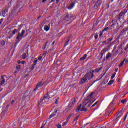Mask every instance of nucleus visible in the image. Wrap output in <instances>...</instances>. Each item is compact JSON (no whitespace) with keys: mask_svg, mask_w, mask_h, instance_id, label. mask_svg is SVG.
<instances>
[{"mask_svg":"<svg viewBox=\"0 0 128 128\" xmlns=\"http://www.w3.org/2000/svg\"><path fill=\"white\" fill-rule=\"evenodd\" d=\"M42 56H40L38 57V60H42Z\"/></svg>","mask_w":128,"mask_h":128,"instance_id":"nucleus-38","label":"nucleus"},{"mask_svg":"<svg viewBox=\"0 0 128 128\" xmlns=\"http://www.w3.org/2000/svg\"><path fill=\"white\" fill-rule=\"evenodd\" d=\"M126 10H124V12H120V14H119V18H122V16H124V14H126Z\"/></svg>","mask_w":128,"mask_h":128,"instance_id":"nucleus-7","label":"nucleus"},{"mask_svg":"<svg viewBox=\"0 0 128 128\" xmlns=\"http://www.w3.org/2000/svg\"><path fill=\"white\" fill-rule=\"evenodd\" d=\"M112 58V54L108 52L106 54V60H108V58Z\"/></svg>","mask_w":128,"mask_h":128,"instance_id":"nucleus-13","label":"nucleus"},{"mask_svg":"<svg viewBox=\"0 0 128 128\" xmlns=\"http://www.w3.org/2000/svg\"><path fill=\"white\" fill-rule=\"evenodd\" d=\"M2 24V19L0 20V26Z\"/></svg>","mask_w":128,"mask_h":128,"instance_id":"nucleus-40","label":"nucleus"},{"mask_svg":"<svg viewBox=\"0 0 128 128\" xmlns=\"http://www.w3.org/2000/svg\"><path fill=\"white\" fill-rule=\"evenodd\" d=\"M74 4H72L70 5V6L68 7V9L72 10V8H74Z\"/></svg>","mask_w":128,"mask_h":128,"instance_id":"nucleus-18","label":"nucleus"},{"mask_svg":"<svg viewBox=\"0 0 128 128\" xmlns=\"http://www.w3.org/2000/svg\"><path fill=\"white\" fill-rule=\"evenodd\" d=\"M76 104V98H73L71 100V102L69 104L68 106V108L70 110H71V108H74V106Z\"/></svg>","mask_w":128,"mask_h":128,"instance_id":"nucleus-5","label":"nucleus"},{"mask_svg":"<svg viewBox=\"0 0 128 128\" xmlns=\"http://www.w3.org/2000/svg\"><path fill=\"white\" fill-rule=\"evenodd\" d=\"M99 2H100V0H98V2H97L94 6V8H98V7L100 6V4Z\"/></svg>","mask_w":128,"mask_h":128,"instance_id":"nucleus-10","label":"nucleus"},{"mask_svg":"<svg viewBox=\"0 0 128 128\" xmlns=\"http://www.w3.org/2000/svg\"><path fill=\"white\" fill-rule=\"evenodd\" d=\"M72 114H71L70 115V116H68V118L67 119H66V121H67V122H68V120H70V116H72Z\"/></svg>","mask_w":128,"mask_h":128,"instance_id":"nucleus-27","label":"nucleus"},{"mask_svg":"<svg viewBox=\"0 0 128 128\" xmlns=\"http://www.w3.org/2000/svg\"><path fill=\"white\" fill-rule=\"evenodd\" d=\"M54 112H58V110L56 109H55Z\"/></svg>","mask_w":128,"mask_h":128,"instance_id":"nucleus-47","label":"nucleus"},{"mask_svg":"<svg viewBox=\"0 0 128 128\" xmlns=\"http://www.w3.org/2000/svg\"><path fill=\"white\" fill-rule=\"evenodd\" d=\"M16 72H18V71L15 72V74H16Z\"/></svg>","mask_w":128,"mask_h":128,"instance_id":"nucleus-51","label":"nucleus"},{"mask_svg":"<svg viewBox=\"0 0 128 128\" xmlns=\"http://www.w3.org/2000/svg\"><path fill=\"white\" fill-rule=\"evenodd\" d=\"M118 68L115 69V72H118Z\"/></svg>","mask_w":128,"mask_h":128,"instance_id":"nucleus-43","label":"nucleus"},{"mask_svg":"<svg viewBox=\"0 0 128 128\" xmlns=\"http://www.w3.org/2000/svg\"><path fill=\"white\" fill-rule=\"evenodd\" d=\"M14 100H12L11 102V104H14Z\"/></svg>","mask_w":128,"mask_h":128,"instance_id":"nucleus-42","label":"nucleus"},{"mask_svg":"<svg viewBox=\"0 0 128 128\" xmlns=\"http://www.w3.org/2000/svg\"><path fill=\"white\" fill-rule=\"evenodd\" d=\"M108 30V27H106V28H104V30H103V32H107V30Z\"/></svg>","mask_w":128,"mask_h":128,"instance_id":"nucleus-28","label":"nucleus"},{"mask_svg":"<svg viewBox=\"0 0 128 128\" xmlns=\"http://www.w3.org/2000/svg\"><path fill=\"white\" fill-rule=\"evenodd\" d=\"M114 56H120L124 52H122V45H119L117 48L116 46H114V49L112 51Z\"/></svg>","mask_w":128,"mask_h":128,"instance_id":"nucleus-1","label":"nucleus"},{"mask_svg":"<svg viewBox=\"0 0 128 128\" xmlns=\"http://www.w3.org/2000/svg\"><path fill=\"white\" fill-rule=\"evenodd\" d=\"M78 118H79L78 116H76L74 118V122H76V120H78Z\"/></svg>","mask_w":128,"mask_h":128,"instance_id":"nucleus-30","label":"nucleus"},{"mask_svg":"<svg viewBox=\"0 0 128 128\" xmlns=\"http://www.w3.org/2000/svg\"><path fill=\"white\" fill-rule=\"evenodd\" d=\"M44 85V83L42 82H39L36 86V88H40V86H42Z\"/></svg>","mask_w":128,"mask_h":128,"instance_id":"nucleus-11","label":"nucleus"},{"mask_svg":"<svg viewBox=\"0 0 128 128\" xmlns=\"http://www.w3.org/2000/svg\"><path fill=\"white\" fill-rule=\"evenodd\" d=\"M127 116H128V114H126L125 116H124V120H126Z\"/></svg>","mask_w":128,"mask_h":128,"instance_id":"nucleus-39","label":"nucleus"},{"mask_svg":"<svg viewBox=\"0 0 128 128\" xmlns=\"http://www.w3.org/2000/svg\"><path fill=\"white\" fill-rule=\"evenodd\" d=\"M6 12H8V10L6 9L2 12V16H6Z\"/></svg>","mask_w":128,"mask_h":128,"instance_id":"nucleus-12","label":"nucleus"},{"mask_svg":"<svg viewBox=\"0 0 128 128\" xmlns=\"http://www.w3.org/2000/svg\"><path fill=\"white\" fill-rule=\"evenodd\" d=\"M95 38H96H96H98V37H96V36H95Z\"/></svg>","mask_w":128,"mask_h":128,"instance_id":"nucleus-52","label":"nucleus"},{"mask_svg":"<svg viewBox=\"0 0 128 128\" xmlns=\"http://www.w3.org/2000/svg\"><path fill=\"white\" fill-rule=\"evenodd\" d=\"M16 32H18V30H16V29H14L13 30V34H16Z\"/></svg>","mask_w":128,"mask_h":128,"instance_id":"nucleus-23","label":"nucleus"},{"mask_svg":"<svg viewBox=\"0 0 128 128\" xmlns=\"http://www.w3.org/2000/svg\"><path fill=\"white\" fill-rule=\"evenodd\" d=\"M56 126L57 128H62V125L60 124H57Z\"/></svg>","mask_w":128,"mask_h":128,"instance_id":"nucleus-22","label":"nucleus"},{"mask_svg":"<svg viewBox=\"0 0 128 128\" xmlns=\"http://www.w3.org/2000/svg\"><path fill=\"white\" fill-rule=\"evenodd\" d=\"M56 116V114H54L50 115V118H53V116Z\"/></svg>","mask_w":128,"mask_h":128,"instance_id":"nucleus-36","label":"nucleus"},{"mask_svg":"<svg viewBox=\"0 0 128 128\" xmlns=\"http://www.w3.org/2000/svg\"><path fill=\"white\" fill-rule=\"evenodd\" d=\"M26 56H26V54H24V53L22 54V58L23 60H26Z\"/></svg>","mask_w":128,"mask_h":128,"instance_id":"nucleus-16","label":"nucleus"},{"mask_svg":"<svg viewBox=\"0 0 128 128\" xmlns=\"http://www.w3.org/2000/svg\"><path fill=\"white\" fill-rule=\"evenodd\" d=\"M50 28V26H44V30H46V32H48V31L49 30Z\"/></svg>","mask_w":128,"mask_h":128,"instance_id":"nucleus-15","label":"nucleus"},{"mask_svg":"<svg viewBox=\"0 0 128 128\" xmlns=\"http://www.w3.org/2000/svg\"><path fill=\"white\" fill-rule=\"evenodd\" d=\"M1 44H2V46H4V44H6V42H4V40H2L1 42Z\"/></svg>","mask_w":128,"mask_h":128,"instance_id":"nucleus-26","label":"nucleus"},{"mask_svg":"<svg viewBox=\"0 0 128 128\" xmlns=\"http://www.w3.org/2000/svg\"><path fill=\"white\" fill-rule=\"evenodd\" d=\"M94 98V92H92L90 94L89 96H88V100H90V98Z\"/></svg>","mask_w":128,"mask_h":128,"instance_id":"nucleus-8","label":"nucleus"},{"mask_svg":"<svg viewBox=\"0 0 128 128\" xmlns=\"http://www.w3.org/2000/svg\"><path fill=\"white\" fill-rule=\"evenodd\" d=\"M114 26V24H112V25H111V26Z\"/></svg>","mask_w":128,"mask_h":128,"instance_id":"nucleus-49","label":"nucleus"},{"mask_svg":"<svg viewBox=\"0 0 128 128\" xmlns=\"http://www.w3.org/2000/svg\"><path fill=\"white\" fill-rule=\"evenodd\" d=\"M46 52H45L42 54V56H46Z\"/></svg>","mask_w":128,"mask_h":128,"instance_id":"nucleus-35","label":"nucleus"},{"mask_svg":"<svg viewBox=\"0 0 128 128\" xmlns=\"http://www.w3.org/2000/svg\"><path fill=\"white\" fill-rule=\"evenodd\" d=\"M41 128H44V126H41Z\"/></svg>","mask_w":128,"mask_h":128,"instance_id":"nucleus-53","label":"nucleus"},{"mask_svg":"<svg viewBox=\"0 0 128 128\" xmlns=\"http://www.w3.org/2000/svg\"><path fill=\"white\" fill-rule=\"evenodd\" d=\"M56 104H58V99L56 100V102H55Z\"/></svg>","mask_w":128,"mask_h":128,"instance_id":"nucleus-33","label":"nucleus"},{"mask_svg":"<svg viewBox=\"0 0 128 128\" xmlns=\"http://www.w3.org/2000/svg\"><path fill=\"white\" fill-rule=\"evenodd\" d=\"M76 86V84H71L70 86Z\"/></svg>","mask_w":128,"mask_h":128,"instance_id":"nucleus-45","label":"nucleus"},{"mask_svg":"<svg viewBox=\"0 0 128 128\" xmlns=\"http://www.w3.org/2000/svg\"><path fill=\"white\" fill-rule=\"evenodd\" d=\"M124 62H128V60H126V59H124V60L122 61L119 64L120 68V66H122L124 65Z\"/></svg>","mask_w":128,"mask_h":128,"instance_id":"nucleus-9","label":"nucleus"},{"mask_svg":"<svg viewBox=\"0 0 128 128\" xmlns=\"http://www.w3.org/2000/svg\"><path fill=\"white\" fill-rule=\"evenodd\" d=\"M64 20H66V21L69 20V19H68V16L66 15V16H65V18H64Z\"/></svg>","mask_w":128,"mask_h":128,"instance_id":"nucleus-21","label":"nucleus"},{"mask_svg":"<svg viewBox=\"0 0 128 128\" xmlns=\"http://www.w3.org/2000/svg\"><path fill=\"white\" fill-rule=\"evenodd\" d=\"M46 0H43L42 1V2H46Z\"/></svg>","mask_w":128,"mask_h":128,"instance_id":"nucleus-48","label":"nucleus"},{"mask_svg":"<svg viewBox=\"0 0 128 128\" xmlns=\"http://www.w3.org/2000/svg\"><path fill=\"white\" fill-rule=\"evenodd\" d=\"M88 104V102L86 103L84 102L82 105L80 104V106L78 107V108L76 109V112H82L84 110L86 111V107H84V106H86V104Z\"/></svg>","mask_w":128,"mask_h":128,"instance_id":"nucleus-3","label":"nucleus"},{"mask_svg":"<svg viewBox=\"0 0 128 128\" xmlns=\"http://www.w3.org/2000/svg\"><path fill=\"white\" fill-rule=\"evenodd\" d=\"M66 124H68V121L66 120V122H64L62 123V126H66Z\"/></svg>","mask_w":128,"mask_h":128,"instance_id":"nucleus-25","label":"nucleus"},{"mask_svg":"<svg viewBox=\"0 0 128 128\" xmlns=\"http://www.w3.org/2000/svg\"><path fill=\"white\" fill-rule=\"evenodd\" d=\"M113 83H114V80H110L108 82V86H110V84H112Z\"/></svg>","mask_w":128,"mask_h":128,"instance_id":"nucleus-20","label":"nucleus"},{"mask_svg":"<svg viewBox=\"0 0 128 128\" xmlns=\"http://www.w3.org/2000/svg\"><path fill=\"white\" fill-rule=\"evenodd\" d=\"M48 100H50V98H50V96L48 94H45L43 100H40V101L39 102L38 104H42V102H44V100H48Z\"/></svg>","mask_w":128,"mask_h":128,"instance_id":"nucleus-6","label":"nucleus"},{"mask_svg":"<svg viewBox=\"0 0 128 128\" xmlns=\"http://www.w3.org/2000/svg\"><path fill=\"white\" fill-rule=\"evenodd\" d=\"M94 76V74L92 73V71H90L86 74L84 77L81 80L80 82V84H84L86 81L88 80H90Z\"/></svg>","mask_w":128,"mask_h":128,"instance_id":"nucleus-2","label":"nucleus"},{"mask_svg":"<svg viewBox=\"0 0 128 128\" xmlns=\"http://www.w3.org/2000/svg\"><path fill=\"white\" fill-rule=\"evenodd\" d=\"M86 56H88V55L86 54H84L83 57H82L80 58V60H86Z\"/></svg>","mask_w":128,"mask_h":128,"instance_id":"nucleus-14","label":"nucleus"},{"mask_svg":"<svg viewBox=\"0 0 128 128\" xmlns=\"http://www.w3.org/2000/svg\"><path fill=\"white\" fill-rule=\"evenodd\" d=\"M16 70H20V65H18L16 66Z\"/></svg>","mask_w":128,"mask_h":128,"instance_id":"nucleus-29","label":"nucleus"},{"mask_svg":"<svg viewBox=\"0 0 128 128\" xmlns=\"http://www.w3.org/2000/svg\"><path fill=\"white\" fill-rule=\"evenodd\" d=\"M116 72H114L112 74V76H111L112 80H113L114 78V76H116Z\"/></svg>","mask_w":128,"mask_h":128,"instance_id":"nucleus-19","label":"nucleus"},{"mask_svg":"<svg viewBox=\"0 0 128 128\" xmlns=\"http://www.w3.org/2000/svg\"><path fill=\"white\" fill-rule=\"evenodd\" d=\"M21 64H26V61H22V62H21Z\"/></svg>","mask_w":128,"mask_h":128,"instance_id":"nucleus-41","label":"nucleus"},{"mask_svg":"<svg viewBox=\"0 0 128 128\" xmlns=\"http://www.w3.org/2000/svg\"><path fill=\"white\" fill-rule=\"evenodd\" d=\"M88 124H84L85 126H88Z\"/></svg>","mask_w":128,"mask_h":128,"instance_id":"nucleus-50","label":"nucleus"},{"mask_svg":"<svg viewBox=\"0 0 128 128\" xmlns=\"http://www.w3.org/2000/svg\"><path fill=\"white\" fill-rule=\"evenodd\" d=\"M18 64H22V62H20V60H18Z\"/></svg>","mask_w":128,"mask_h":128,"instance_id":"nucleus-44","label":"nucleus"},{"mask_svg":"<svg viewBox=\"0 0 128 128\" xmlns=\"http://www.w3.org/2000/svg\"><path fill=\"white\" fill-rule=\"evenodd\" d=\"M4 82H5L4 80H2L1 82H0L1 86H2V84H4Z\"/></svg>","mask_w":128,"mask_h":128,"instance_id":"nucleus-32","label":"nucleus"},{"mask_svg":"<svg viewBox=\"0 0 128 128\" xmlns=\"http://www.w3.org/2000/svg\"><path fill=\"white\" fill-rule=\"evenodd\" d=\"M102 36V33H100V36Z\"/></svg>","mask_w":128,"mask_h":128,"instance_id":"nucleus-46","label":"nucleus"},{"mask_svg":"<svg viewBox=\"0 0 128 128\" xmlns=\"http://www.w3.org/2000/svg\"><path fill=\"white\" fill-rule=\"evenodd\" d=\"M96 104H98V102H96L92 106V108H94V106H95L96 105Z\"/></svg>","mask_w":128,"mask_h":128,"instance_id":"nucleus-34","label":"nucleus"},{"mask_svg":"<svg viewBox=\"0 0 128 128\" xmlns=\"http://www.w3.org/2000/svg\"><path fill=\"white\" fill-rule=\"evenodd\" d=\"M122 116V112H120L118 114H117V118H120V116Z\"/></svg>","mask_w":128,"mask_h":128,"instance_id":"nucleus-17","label":"nucleus"},{"mask_svg":"<svg viewBox=\"0 0 128 128\" xmlns=\"http://www.w3.org/2000/svg\"><path fill=\"white\" fill-rule=\"evenodd\" d=\"M25 32L26 31H24V30H22L21 33L19 32L16 38L18 40H20L22 38H24V34Z\"/></svg>","mask_w":128,"mask_h":128,"instance_id":"nucleus-4","label":"nucleus"},{"mask_svg":"<svg viewBox=\"0 0 128 128\" xmlns=\"http://www.w3.org/2000/svg\"><path fill=\"white\" fill-rule=\"evenodd\" d=\"M36 62H38V58H36L34 60V64H36Z\"/></svg>","mask_w":128,"mask_h":128,"instance_id":"nucleus-31","label":"nucleus"},{"mask_svg":"<svg viewBox=\"0 0 128 128\" xmlns=\"http://www.w3.org/2000/svg\"><path fill=\"white\" fill-rule=\"evenodd\" d=\"M46 48V44H45L43 46V47L42 48V50H44V48Z\"/></svg>","mask_w":128,"mask_h":128,"instance_id":"nucleus-37","label":"nucleus"},{"mask_svg":"<svg viewBox=\"0 0 128 128\" xmlns=\"http://www.w3.org/2000/svg\"><path fill=\"white\" fill-rule=\"evenodd\" d=\"M121 102L122 104H126V100L124 99V100H122Z\"/></svg>","mask_w":128,"mask_h":128,"instance_id":"nucleus-24","label":"nucleus"}]
</instances>
